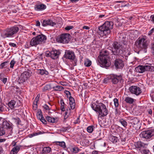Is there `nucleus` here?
Segmentation results:
<instances>
[{"mask_svg": "<svg viewBox=\"0 0 154 154\" xmlns=\"http://www.w3.org/2000/svg\"><path fill=\"white\" fill-rule=\"evenodd\" d=\"M146 39L147 37L146 36L138 39L134 44V50L135 52L138 54L141 51L144 53L147 52L148 44Z\"/></svg>", "mask_w": 154, "mask_h": 154, "instance_id": "obj_1", "label": "nucleus"}, {"mask_svg": "<svg viewBox=\"0 0 154 154\" xmlns=\"http://www.w3.org/2000/svg\"><path fill=\"white\" fill-rule=\"evenodd\" d=\"M109 53L108 51L103 50L100 52L98 57V64L101 67L106 68L110 65L109 62Z\"/></svg>", "mask_w": 154, "mask_h": 154, "instance_id": "obj_2", "label": "nucleus"}, {"mask_svg": "<svg viewBox=\"0 0 154 154\" xmlns=\"http://www.w3.org/2000/svg\"><path fill=\"white\" fill-rule=\"evenodd\" d=\"M47 40L46 36L41 34L33 37L30 41H27L25 45V48H29L31 47H36L38 45L43 44Z\"/></svg>", "mask_w": 154, "mask_h": 154, "instance_id": "obj_3", "label": "nucleus"}, {"mask_svg": "<svg viewBox=\"0 0 154 154\" xmlns=\"http://www.w3.org/2000/svg\"><path fill=\"white\" fill-rule=\"evenodd\" d=\"M114 23L112 21H106L102 25L98 27V33L102 37L107 36L111 32Z\"/></svg>", "mask_w": 154, "mask_h": 154, "instance_id": "obj_4", "label": "nucleus"}, {"mask_svg": "<svg viewBox=\"0 0 154 154\" xmlns=\"http://www.w3.org/2000/svg\"><path fill=\"white\" fill-rule=\"evenodd\" d=\"M91 106L93 110L99 113L100 116L104 117L108 113L106 106L102 103L96 104L94 103L91 104Z\"/></svg>", "mask_w": 154, "mask_h": 154, "instance_id": "obj_5", "label": "nucleus"}, {"mask_svg": "<svg viewBox=\"0 0 154 154\" xmlns=\"http://www.w3.org/2000/svg\"><path fill=\"white\" fill-rule=\"evenodd\" d=\"M19 30V27L16 26L11 27L3 30L1 32V36L4 38L14 37Z\"/></svg>", "mask_w": 154, "mask_h": 154, "instance_id": "obj_6", "label": "nucleus"}, {"mask_svg": "<svg viewBox=\"0 0 154 154\" xmlns=\"http://www.w3.org/2000/svg\"><path fill=\"white\" fill-rule=\"evenodd\" d=\"M109 77V80L113 85L120 88L123 86L124 80L121 74H112Z\"/></svg>", "mask_w": 154, "mask_h": 154, "instance_id": "obj_7", "label": "nucleus"}, {"mask_svg": "<svg viewBox=\"0 0 154 154\" xmlns=\"http://www.w3.org/2000/svg\"><path fill=\"white\" fill-rule=\"evenodd\" d=\"M148 144L141 141L137 142L135 144L136 147L139 149V151L142 154H149L150 153L149 150L147 148Z\"/></svg>", "mask_w": 154, "mask_h": 154, "instance_id": "obj_8", "label": "nucleus"}, {"mask_svg": "<svg viewBox=\"0 0 154 154\" xmlns=\"http://www.w3.org/2000/svg\"><path fill=\"white\" fill-rule=\"evenodd\" d=\"M112 52L114 55H120L122 56H125V57H128V56L131 54L129 50H124L122 45L114 51H112Z\"/></svg>", "mask_w": 154, "mask_h": 154, "instance_id": "obj_9", "label": "nucleus"}, {"mask_svg": "<svg viewBox=\"0 0 154 154\" xmlns=\"http://www.w3.org/2000/svg\"><path fill=\"white\" fill-rule=\"evenodd\" d=\"M32 72L29 69H27L22 73L19 77L18 82L19 84L23 83L26 82L31 76Z\"/></svg>", "mask_w": 154, "mask_h": 154, "instance_id": "obj_10", "label": "nucleus"}, {"mask_svg": "<svg viewBox=\"0 0 154 154\" xmlns=\"http://www.w3.org/2000/svg\"><path fill=\"white\" fill-rule=\"evenodd\" d=\"M154 67L149 64L147 65H139L135 68L137 72L143 73L145 71H154Z\"/></svg>", "mask_w": 154, "mask_h": 154, "instance_id": "obj_11", "label": "nucleus"}, {"mask_svg": "<svg viewBox=\"0 0 154 154\" xmlns=\"http://www.w3.org/2000/svg\"><path fill=\"white\" fill-rule=\"evenodd\" d=\"M140 136L146 140H149L151 137L154 136V129H149L148 130L143 131L140 134Z\"/></svg>", "mask_w": 154, "mask_h": 154, "instance_id": "obj_12", "label": "nucleus"}, {"mask_svg": "<svg viewBox=\"0 0 154 154\" xmlns=\"http://www.w3.org/2000/svg\"><path fill=\"white\" fill-rule=\"evenodd\" d=\"M70 34L68 33L63 34L57 38V41L59 42L67 43L70 40Z\"/></svg>", "mask_w": 154, "mask_h": 154, "instance_id": "obj_13", "label": "nucleus"}, {"mask_svg": "<svg viewBox=\"0 0 154 154\" xmlns=\"http://www.w3.org/2000/svg\"><path fill=\"white\" fill-rule=\"evenodd\" d=\"M131 93L136 95H139L141 93V90L140 88L136 86H132L129 88Z\"/></svg>", "mask_w": 154, "mask_h": 154, "instance_id": "obj_14", "label": "nucleus"}, {"mask_svg": "<svg viewBox=\"0 0 154 154\" xmlns=\"http://www.w3.org/2000/svg\"><path fill=\"white\" fill-rule=\"evenodd\" d=\"M114 65L116 69H121L124 65V61L120 59H117L114 61Z\"/></svg>", "mask_w": 154, "mask_h": 154, "instance_id": "obj_15", "label": "nucleus"}, {"mask_svg": "<svg viewBox=\"0 0 154 154\" xmlns=\"http://www.w3.org/2000/svg\"><path fill=\"white\" fill-rule=\"evenodd\" d=\"M66 59L73 60L75 57L74 53L72 51H66L64 55Z\"/></svg>", "mask_w": 154, "mask_h": 154, "instance_id": "obj_16", "label": "nucleus"}, {"mask_svg": "<svg viewBox=\"0 0 154 154\" xmlns=\"http://www.w3.org/2000/svg\"><path fill=\"white\" fill-rule=\"evenodd\" d=\"M128 119H129L131 122V123L133 124L134 125H137V127L140 128V120L139 119L136 117H128Z\"/></svg>", "mask_w": 154, "mask_h": 154, "instance_id": "obj_17", "label": "nucleus"}, {"mask_svg": "<svg viewBox=\"0 0 154 154\" xmlns=\"http://www.w3.org/2000/svg\"><path fill=\"white\" fill-rule=\"evenodd\" d=\"M60 53L59 50H53L51 51V58L54 60L58 58Z\"/></svg>", "mask_w": 154, "mask_h": 154, "instance_id": "obj_18", "label": "nucleus"}, {"mask_svg": "<svg viewBox=\"0 0 154 154\" xmlns=\"http://www.w3.org/2000/svg\"><path fill=\"white\" fill-rule=\"evenodd\" d=\"M46 8V5L41 3L36 4L34 6L35 10L37 11H43Z\"/></svg>", "mask_w": 154, "mask_h": 154, "instance_id": "obj_19", "label": "nucleus"}, {"mask_svg": "<svg viewBox=\"0 0 154 154\" xmlns=\"http://www.w3.org/2000/svg\"><path fill=\"white\" fill-rule=\"evenodd\" d=\"M42 24L43 26H45L48 25L54 26L56 25V23H55L53 22L51 20H43V22H42Z\"/></svg>", "mask_w": 154, "mask_h": 154, "instance_id": "obj_20", "label": "nucleus"}, {"mask_svg": "<svg viewBox=\"0 0 154 154\" xmlns=\"http://www.w3.org/2000/svg\"><path fill=\"white\" fill-rule=\"evenodd\" d=\"M122 45L121 44L115 41L113 42L112 43V44L110 46L112 49V51H114Z\"/></svg>", "mask_w": 154, "mask_h": 154, "instance_id": "obj_21", "label": "nucleus"}, {"mask_svg": "<svg viewBox=\"0 0 154 154\" xmlns=\"http://www.w3.org/2000/svg\"><path fill=\"white\" fill-rule=\"evenodd\" d=\"M4 127L8 129V134L11 135L13 132L12 125L8 122H5Z\"/></svg>", "mask_w": 154, "mask_h": 154, "instance_id": "obj_22", "label": "nucleus"}, {"mask_svg": "<svg viewBox=\"0 0 154 154\" xmlns=\"http://www.w3.org/2000/svg\"><path fill=\"white\" fill-rule=\"evenodd\" d=\"M16 102V101L14 100H11L8 103V106L11 109L14 110V108L16 107V106H15Z\"/></svg>", "mask_w": 154, "mask_h": 154, "instance_id": "obj_23", "label": "nucleus"}, {"mask_svg": "<svg viewBox=\"0 0 154 154\" xmlns=\"http://www.w3.org/2000/svg\"><path fill=\"white\" fill-rule=\"evenodd\" d=\"M20 146H14L11 150L10 154H17L20 150Z\"/></svg>", "mask_w": 154, "mask_h": 154, "instance_id": "obj_24", "label": "nucleus"}, {"mask_svg": "<svg viewBox=\"0 0 154 154\" xmlns=\"http://www.w3.org/2000/svg\"><path fill=\"white\" fill-rule=\"evenodd\" d=\"M37 72L38 74H40L41 75H48L49 74V72L48 71L43 69H37Z\"/></svg>", "mask_w": 154, "mask_h": 154, "instance_id": "obj_25", "label": "nucleus"}, {"mask_svg": "<svg viewBox=\"0 0 154 154\" xmlns=\"http://www.w3.org/2000/svg\"><path fill=\"white\" fill-rule=\"evenodd\" d=\"M138 128H140L137 126L134 127L133 125L130 126V128H129V131L130 133L134 134L136 132Z\"/></svg>", "mask_w": 154, "mask_h": 154, "instance_id": "obj_26", "label": "nucleus"}, {"mask_svg": "<svg viewBox=\"0 0 154 154\" xmlns=\"http://www.w3.org/2000/svg\"><path fill=\"white\" fill-rule=\"evenodd\" d=\"M39 118V119L40 121L42 122V123L45 125H47V121L43 117L42 112L39 114L38 115Z\"/></svg>", "mask_w": 154, "mask_h": 154, "instance_id": "obj_27", "label": "nucleus"}, {"mask_svg": "<svg viewBox=\"0 0 154 154\" xmlns=\"http://www.w3.org/2000/svg\"><path fill=\"white\" fill-rule=\"evenodd\" d=\"M119 122L125 128H126L128 125V123L126 120L123 119H120Z\"/></svg>", "mask_w": 154, "mask_h": 154, "instance_id": "obj_28", "label": "nucleus"}, {"mask_svg": "<svg viewBox=\"0 0 154 154\" xmlns=\"http://www.w3.org/2000/svg\"><path fill=\"white\" fill-rule=\"evenodd\" d=\"M125 101L127 103L131 104L133 103L134 102V99L128 97H126L125 99Z\"/></svg>", "mask_w": 154, "mask_h": 154, "instance_id": "obj_29", "label": "nucleus"}, {"mask_svg": "<svg viewBox=\"0 0 154 154\" xmlns=\"http://www.w3.org/2000/svg\"><path fill=\"white\" fill-rule=\"evenodd\" d=\"M6 107V106L4 103H1L0 104V113L4 112Z\"/></svg>", "mask_w": 154, "mask_h": 154, "instance_id": "obj_30", "label": "nucleus"}, {"mask_svg": "<svg viewBox=\"0 0 154 154\" xmlns=\"http://www.w3.org/2000/svg\"><path fill=\"white\" fill-rule=\"evenodd\" d=\"M9 62L6 61L2 63L0 65V69H2L4 68H6L8 66Z\"/></svg>", "mask_w": 154, "mask_h": 154, "instance_id": "obj_31", "label": "nucleus"}, {"mask_svg": "<svg viewBox=\"0 0 154 154\" xmlns=\"http://www.w3.org/2000/svg\"><path fill=\"white\" fill-rule=\"evenodd\" d=\"M46 119L49 122L54 123L55 122V119L54 118L48 116L46 117Z\"/></svg>", "mask_w": 154, "mask_h": 154, "instance_id": "obj_32", "label": "nucleus"}, {"mask_svg": "<svg viewBox=\"0 0 154 154\" xmlns=\"http://www.w3.org/2000/svg\"><path fill=\"white\" fill-rule=\"evenodd\" d=\"M53 89L55 91H61L64 88L62 86L57 85L53 87Z\"/></svg>", "mask_w": 154, "mask_h": 154, "instance_id": "obj_33", "label": "nucleus"}, {"mask_svg": "<svg viewBox=\"0 0 154 154\" xmlns=\"http://www.w3.org/2000/svg\"><path fill=\"white\" fill-rule=\"evenodd\" d=\"M60 109L62 111L64 112L65 111V107L66 104H65L64 101L63 99L60 100Z\"/></svg>", "mask_w": 154, "mask_h": 154, "instance_id": "obj_34", "label": "nucleus"}, {"mask_svg": "<svg viewBox=\"0 0 154 154\" xmlns=\"http://www.w3.org/2000/svg\"><path fill=\"white\" fill-rule=\"evenodd\" d=\"M95 128V127L94 126L91 125L87 127V130L88 133H91Z\"/></svg>", "mask_w": 154, "mask_h": 154, "instance_id": "obj_35", "label": "nucleus"}, {"mask_svg": "<svg viewBox=\"0 0 154 154\" xmlns=\"http://www.w3.org/2000/svg\"><path fill=\"white\" fill-rule=\"evenodd\" d=\"M56 144L60 146L63 148H64L66 147L65 143L64 141L57 142Z\"/></svg>", "mask_w": 154, "mask_h": 154, "instance_id": "obj_36", "label": "nucleus"}, {"mask_svg": "<svg viewBox=\"0 0 154 154\" xmlns=\"http://www.w3.org/2000/svg\"><path fill=\"white\" fill-rule=\"evenodd\" d=\"M51 89V86L49 85H46L42 89V91L43 92L47 91H49Z\"/></svg>", "mask_w": 154, "mask_h": 154, "instance_id": "obj_37", "label": "nucleus"}, {"mask_svg": "<svg viewBox=\"0 0 154 154\" xmlns=\"http://www.w3.org/2000/svg\"><path fill=\"white\" fill-rule=\"evenodd\" d=\"M39 98H38L37 97H36L35 98L34 101L33 102V108L35 107V109L37 108V103L39 100Z\"/></svg>", "mask_w": 154, "mask_h": 154, "instance_id": "obj_38", "label": "nucleus"}, {"mask_svg": "<svg viewBox=\"0 0 154 154\" xmlns=\"http://www.w3.org/2000/svg\"><path fill=\"white\" fill-rule=\"evenodd\" d=\"M39 98H38L37 97H36L35 98L34 101L33 102V108L35 107V109L37 108V103L39 100Z\"/></svg>", "mask_w": 154, "mask_h": 154, "instance_id": "obj_39", "label": "nucleus"}, {"mask_svg": "<svg viewBox=\"0 0 154 154\" xmlns=\"http://www.w3.org/2000/svg\"><path fill=\"white\" fill-rule=\"evenodd\" d=\"M91 64V61L87 59L85 61L84 63L85 65L87 67L90 66Z\"/></svg>", "mask_w": 154, "mask_h": 154, "instance_id": "obj_40", "label": "nucleus"}, {"mask_svg": "<svg viewBox=\"0 0 154 154\" xmlns=\"http://www.w3.org/2000/svg\"><path fill=\"white\" fill-rule=\"evenodd\" d=\"M80 149L77 147H74L72 149L71 151L74 153H78Z\"/></svg>", "mask_w": 154, "mask_h": 154, "instance_id": "obj_41", "label": "nucleus"}, {"mask_svg": "<svg viewBox=\"0 0 154 154\" xmlns=\"http://www.w3.org/2000/svg\"><path fill=\"white\" fill-rule=\"evenodd\" d=\"M43 150L45 153H48L51 151V148L49 147H46L43 148Z\"/></svg>", "mask_w": 154, "mask_h": 154, "instance_id": "obj_42", "label": "nucleus"}, {"mask_svg": "<svg viewBox=\"0 0 154 154\" xmlns=\"http://www.w3.org/2000/svg\"><path fill=\"white\" fill-rule=\"evenodd\" d=\"M110 139V140L111 141H112L113 143H116L117 141V138L116 137L112 136L111 137Z\"/></svg>", "mask_w": 154, "mask_h": 154, "instance_id": "obj_43", "label": "nucleus"}, {"mask_svg": "<svg viewBox=\"0 0 154 154\" xmlns=\"http://www.w3.org/2000/svg\"><path fill=\"white\" fill-rule=\"evenodd\" d=\"M12 119L13 120L15 121V122H16V124L18 125L20 124L21 121L19 118L16 117L15 118H13Z\"/></svg>", "mask_w": 154, "mask_h": 154, "instance_id": "obj_44", "label": "nucleus"}, {"mask_svg": "<svg viewBox=\"0 0 154 154\" xmlns=\"http://www.w3.org/2000/svg\"><path fill=\"white\" fill-rule=\"evenodd\" d=\"M15 63L16 61L14 60V59H13L12 60L10 63V68L13 69Z\"/></svg>", "mask_w": 154, "mask_h": 154, "instance_id": "obj_45", "label": "nucleus"}, {"mask_svg": "<svg viewBox=\"0 0 154 154\" xmlns=\"http://www.w3.org/2000/svg\"><path fill=\"white\" fill-rule=\"evenodd\" d=\"M42 133L41 131H39V132H36L35 133H33L32 134H30L29 135V137H32L34 136H36L40 134H42Z\"/></svg>", "mask_w": 154, "mask_h": 154, "instance_id": "obj_46", "label": "nucleus"}, {"mask_svg": "<svg viewBox=\"0 0 154 154\" xmlns=\"http://www.w3.org/2000/svg\"><path fill=\"white\" fill-rule=\"evenodd\" d=\"M5 131L3 128L0 126V136H2L5 134Z\"/></svg>", "mask_w": 154, "mask_h": 154, "instance_id": "obj_47", "label": "nucleus"}, {"mask_svg": "<svg viewBox=\"0 0 154 154\" xmlns=\"http://www.w3.org/2000/svg\"><path fill=\"white\" fill-rule=\"evenodd\" d=\"M116 2L117 3H122V4L121 5V6L122 7H124L126 6L125 3H126V2L125 1H116Z\"/></svg>", "mask_w": 154, "mask_h": 154, "instance_id": "obj_48", "label": "nucleus"}, {"mask_svg": "<svg viewBox=\"0 0 154 154\" xmlns=\"http://www.w3.org/2000/svg\"><path fill=\"white\" fill-rule=\"evenodd\" d=\"M114 102L115 107H118L119 105V101L118 99L117 98H115L114 99Z\"/></svg>", "mask_w": 154, "mask_h": 154, "instance_id": "obj_49", "label": "nucleus"}, {"mask_svg": "<svg viewBox=\"0 0 154 154\" xmlns=\"http://www.w3.org/2000/svg\"><path fill=\"white\" fill-rule=\"evenodd\" d=\"M43 107L44 109H45L46 110H50L51 109V107H50L48 106L46 104H44L43 106H42Z\"/></svg>", "mask_w": 154, "mask_h": 154, "instance_id": "obj_50", "label": "nucleus"}, {"mask_svg": "<svg viewBox=\"0 0 154 154\" xmlns=\"http://www.w3.org/2000/svg\"><path fill=\"white\" fill-rule=\"evenodd\" d=\"M69 104L75 103L74 98L72 96H70L69 97Z\"/></svg>", "mask_w": 154, "mask_h": 154, "instance_id": "obj_51", "label": "nucleus"}, {"mask_svg": "<svg viewBox=\"0 0 154 154\" xmlns=\"http://www.w3.org/2000/svg\"><path fill=\"white\" fill-rule=\"evenodd\" d=\"M67 127H63L60 128V132H65L67 131Z\"/></svg>", "mask_w": 154, "mask_h": 154, "instance_id": "obj_52", "label": "nucleus"}, {"mask_svg": "<svg viewBox=\"0 0 154 154\" xmlns=\"http://www.w3.org/2000/svg\"><path fill=\"white\" fill-rule=\"evenodd\" d=\"M73 28V26H66L65 29L67 30H69Z\"/></svg>", "mask_w": 154, "mask_h": 154, "instance_id": "obj_53", "label": "nucleus"}, {"mask_svg": "<svg viewBox=\"0 0 154 154\" xmlns=\"http://www.w3.org/2000/svg\"><path fill=\"white\" fill-rule=\"evenodd\" d=\"M70 108L72 109H74L75 107V103L69 104Z\"/></svg>", "mask_w": 154, "mask_h": 154, "instance_id": "obj_54", "label": "nucleus"}, {"mask_svg": "<svg viewBox=\"0 0 154 154\" xmlns=\"http://www.w3.org/2000/svg\"><path fill=\"white\" fill-rule=\"evenodd\" d=\"M80 117L79 116L77 119L75 121L74 123L75 124H78L80 122Z\"/></svg>", "mask_w": 154, "mask_h": 154, "instance_id": "obj_55", "label": "nucleus"}, {"mask_svg": "<svg viewBox=\"0 0 154 154\" xmlns=\"http://www.w3.org/2000/svg\"><path fill=\"white\" fill-rule=\"evenodd\" d=\"M68 110H67L66 111L65 113V115L64 116V119L66 120V119L68 117V115H67L68 112L67 111Z\"/></svg>", "mask_w": 154, "mask_h": 154, "instance_id": "obj_56", "label": "nucleus"}, {"mask_svg": "<svg viewBox=\"0 0 154 154\" xmlns=\"http://www.w3.org/2000/svg\"><path fill=\"white\" fill-rule=\"evenodd\" d=\"M64 93L66 94L68 97V96L69 95H71L70 92L69 91L67 90H65L64 91Z\"/></svg>", "mask_w": 154, "mask_h": 154, "instance_id": "obj_57", "label": "nucleus"}, {"mask_svg": "<svg viewBox=\"0 0 154 154\" xmlns=\"http://www.w3.org/2000/svg\"><path fill=\"white\" fill-rule=\"evenodd\" d=\"M1 81H2L4 84H5L7 81V79L6 78H3L1 79Z\"/></svg>", "mask_w": 154, "mask_h": 154, "instance_id": "obj_58", "label": "nucleus"}, {"mask_svg": "<svg viewBox=\"0 0 154 154\" xmlns=\"http://www.w3.org/2000/svg\"><path fill=\"white\" fill-rule=\"evenodd\" d=\"M9 45L11 47H15L17 46V45L14 43L10 42L9 43Z\"/></svg>", "mask_w": 154, "mask_h": 154, "instance_id": "obj_59", "label": "nucleus"}, {"mask_svg": "<svg viewBox=\"0 0 154 154\" xmlns=\"http://www.w3.org/2000/svg\"><path fill=\"white\" fill-rule=\"evenodd\" d=\"M151 21L154 23V15H151L150 17Z\"/></svg>", "mask_w": 154, "mask_h": 154, "instance_id": "obj_60", "label": "nucleus"}, {"mask_svg": "<svg viewBox=\"0 0 154 154\" xmlns=\"http://www.w3.org/2000/svg\"><path fill=\"white\" fill-rule=\"evenodd\" d=\"M147 112L148 114L150 115L151 116H152V111L151 109H149L147 110Z\"/></svg>", "mask_w": 154, "mask_h": 154, "instance_id": "obj_61", "label": "nucleus"}, {"mask_svg": "<svg viewBox=\"0 0 154 154\" xmlns=\"http://www.w3.org/2000/svg\"><path fill=\"white\" fill-rule=\"evenodd\" d=\"M46 54V57H50L51 58V51L50 52H49L48 53H47Z\"/></svg>", "mask_w": 154, "mask_h": 154, "instance_id": "obj_62", "label": "nucleus"}, {"mask_svg": "<svg viewBox=\"0 0 154 154\" xmlns=\"http://www.w3.org/2000/svg\"><path fill=\"white\" fill-rule=\"evenodd\" d=\"M100 152L96 151V150H94L92 152V154H98V153Z\"/></svg>", "mask_w": 154, "mask_h": 154, "instance_id": "obj_63", "label": "nucleus"}, {"mask_svg": "<svg viewBox=\"0 0 154 154\" xmlns=\"http://www.w3.org/2000/svg\"><path fill=\"white\" fill-rule=\"evenodd\" d=\"M16 143L17 142H15V141H13L12 143V144L13 146H16Z\"/></svg>", "mask_w": 154, "mask_h": 154, "instance_id": "obj_64", "label": "nucleus"}]
</instances>
